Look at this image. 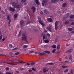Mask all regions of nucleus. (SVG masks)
Returning a JSON list of instances; mask_svg holds the SVG:
<instances>
[{
    "mask_svg": "<svg viewBox=\"0 0 74 74\" xmlns=\"http://www.w3.org/2000/svg\"><path fill=\"white\" fill-rule=\"evenodd\" d=\"M12 5L13 7H14V8H20V6L19 5H18V3L16 2H12Z\"/></svg>",
    "mask_w": 74,
    "mask_h": 74,
    "instance_id": "1",
    "label": "nucleus"
},
{
    "mask_svg": "<svg viewBox=\"0 0 74 74\" xmlns=\"http://www.w3.org/2000/svg\"><path fill=\"white\" fill-rule=\"evenodd\" d=\"M22 36H24V37H23L22 39V40H24L26 42H27V38H26L27 36L24 35V34H23Z\"/></svg>",
    "mask_w": 74,
    "mask_h": 74,
    "instance_id": "2",
    "label": "nucleus"
},
{
    "mask_svg": "<svg viewBox=\"0 0 74 74\" xmlns=\"http://www.w3.org/2000/svg\"><path fill=\"white\" fill-rule=\"evenodd\" d=\"M38 19H39L38 20V22L40 24V25H41L42 26L44 27V24L43 23H42V22L41 21V20L40 18H38Z\"/></svg>",
    "mask_w": 74,
    "mask_h": 74,
    "instance_id": "3",
    "label": "nucleus"
},
{
    "mask_svg": "<svg viewBox=\"0 0 74 74\" xmlns=\"http://www.w3.org/2000/svg\"><path fill=\"white\" fill-rule=\"evenodd\" d=\"M9 11H11L12 12H14L15 11V9H14L11 7H9Z\"/></svg>",
    "mask_w": 74,
    "mask_h": 74,
    "instance_id": "4",
    "label": "nucleus"
},
{
    "mask_svg": "<svg viewBox=\"0 0 74 74\" xmlns=\"http://www.w3.org/2000/svg\"><path fill=\"white\" fill-rule=\"evenodd\" d=\"M58 21H56L55 23V30H57V29H58Z\"/></svg>",
    "mask_w": 74,
    "mask_h": 74,
    "instance_id": "5",
    "label": "nucleus"
},
{
    "mask_svg": "<svg viewBox=\"0 0 74 74\" xmlns=\"http://www.w3.org/2000/svg\"><path fill=\"white\" fill-rule=\"evenodd\" d=\"M43 11L44 13H45V14H49V11L47 10L46 9L44 10Z\"/></svg>",
    "mask_w": 74,
    "mask_h": 74,
    "instance_id": "6",
    "label": "nucleus"
},
{
    "mask_svg": "<svg viewBox=\"0 0 74 74\" xmlns=\"http://www.w3.org/2000/svg\"><path fill=\"white\" fill-rule=\"evenodd\" d=\"M31 9L33 10V13L36 11V9L35 7L34 6H32V7L31 8Z\"/></svg>",
    "mask_w": 74,
    "mask_h": 74,
    "instance_id": "7",
    "label": "nucleus"
},
{
    "mask_svg": "<svg viewBox=\"0 0 74 74\" xmlns=\"http://www.w3.org/2000/svg\"><path fill=\"white\" fill-rule=\"evenodd\" d=\"M73 51V49H71L69 50H67L66 51V53H70Z\"/></svg>",
    "mask_w": 74,
    "mask_h": 74,
    "instance_id": "8",
    "label": "nucleus"
},
{
    "mask_svg": "<svg viewBox=\"0 0 74 74\" xmlns=\"http://www.w3.org/2000/svg\"><path fill=\"white\" fill-rule=\"evenodd\" d=\"M48 70H49V69L47 68H44L43 70V73H45V72H47V71H48Z\"/></svg>",
    "mask_w": 74,
    "mask_h": 74,
    "instance_id": "9",
    "label": "nucleus"
},
{
    "mask_svg": "<svg viewBox=\"0 0 74 74\" xmlns=\"http://www.w3.org/2000/svg\"><path fill=\"white\" fill-rule=\"evenodd\" d=\"M59 0H51V2L52 3H55L56 2L58 1Z\"/></svg>",
    "mask_w": 74,
    "mask_h": 74,
    "instance_id": "10",
    "label": "nucleus"
},
{
    "mask_svg": "<svg viewBox=\"0 0 74 74\" xmlns=\"http://www.w3.org/2000/svg\"><path fill=\"white\" fill-rule=\"evenodd\" d=\"M44 52L45 53H46L47 54H50V53H50V51L48 50L45 51H44Z\"/></svg>",
    "mask_w": 74,
    "mask_h": 74,
    "instance_id": "11",
    "label": "nucleus"
},
{
    "mask_svg": "<svg viewBox=\"0 0 74 74\" xmlns=\"http://www.w3.org/2000/svg\"><path fill=\"white\" fill-rule=\"evenodd\" d=\"M44 42L45 43H48L49 42V40L48 39H45L44 40Z\"/></svg>",
    "mask_w": 74,
    "mask_h": 74,
    "instance_id": "12",
    "label": "nucleus"
},
{
    "mask_svg": "<svg viewBox=\"0 0 74 74\" xmlns=\"http://www.w3.org/2000/svg\"><path fill=\"white\" fill-rule=\"evenodd\" d=\"M47 30H48L49 31V32H51V27H47Z\"/></svg>",
    "mask_w": 74,
    "mask_h": 74,
    "instance_id": "13",
    "label": "nucleus"
},
{
    "mask_svg": "<svg viewBox=\"0 0 74 74\" xmlns=\"http://www.w3.org/2000/svg\"><path fill=\"white\" fill-rule=\"evenodd\" d=\"M38 55L41 56V55H44L45 54V53H44V52L43 51V52L42 53H38Z\"/></svg>",
    "mask_w": 74,
    "mask_h": 74,
    "instance_id": "14",
    "label": "nucleus"
},
{
    "mask_svg": "<svg viewBox=\"0 0 74 74\" xmlns=\"http://www.w3.org/2000/svg\"><path fill=\"white\" fill-rule=\"evenodd\" d=\"M47 21H49V22H53V21H52V20L51 18H49L47 19Z\"/></svg>",
    "mask_w": 74,
    "mask_h": 74,
    "instance_id": "15",
    "label": "nucleus"
},
{
    "mask_svg": "<svg viewBox=\"0 0 74 74\" xmlns=\"http://www.w3.org/2000/svg\"><path fill=\"white\" fill-rule=\"evenodd\" d=\"M67 6V4L66 3H64L62 4V7H66Z\"/></svg>",
    "mask_w": 74,
    "mask_h": 74,
    "instance_id": "16",
    "label": "nucleus"
},
{
    "mask_svg": "<svg viewBox=\"0 0 74 74\" xmlns=\"http://www.w3.org/2000/svg\"><path fill=\"white\" fill-rule=\"evenodd\" d=\"M24 22L23 21H20V24L21 26H22L23 25Z\"/></svg>",
    "mask_w": 74,
    "mask_h": 74,
    "instance_id": "17",
    "label": "nucleus"
},
{
    "mask_svg": "<svg viewBox=\"0 0 74 74\" xmlns=\"http://www.w3.org/2000/svg\"><path fill=\"white\" fill-rule=\"evenodd\" d=\"M7 20H8V21H10V15H7Z\"/></svg>",
    "mask_w": 74,
    "mask_h": 74,
    "instance_id": "18",
    "label": "nucleus"
},
{
    "mask_svg": "<svg viewBox=\"0 0 74 74\" xmlns=\"http://www.w3.org/2000/svg\"><path fill=\"white\" fill-rule=\"evenodd\" d=\"M54 64L52 62H51L49 63H48L46 64V65H53Z\"/></svg>",
    "mask_w": 74,
    "mask_h": 74,
    "instance_id": "19",
    "label": "nucleus"
},
{
    "mask_svg": "<svg viewBox=\"0 0 74 74\" xmlns=\"http://www.w3.org/2000/svg\"><path fill=\"white\" fill-rule=\"evenodd\" d=\"M70 18L71 19H74V15H71L69 16Z\"/></svg>",
    "mask_w": 74,
    "mask_h": 74,
    "instance_id": "20",
    "label": "nucleus"
},
{
    "mask_svg": "<svg viewBox=\"0 0 74 74\" xmlns=\"http://www.w3.org/2000/svg\"><path fill=\"white\" fill-rule=\"evenodd\" d=\"M29 47V46H28V45H24L23 46V48L25 49V48H27V47Z\"/></svg>",
    "mask_w": 74,
    "mask_h": 74,
    "instance_id": "21",
    "label": "nucleus"
},
{
    "mask_svg": "<svg viewBox=\"0 0 74 74\" xmlns=\"http://www.w3.org/2000/svg\"><path fill=\"white\" fill-rule=\"evenodd\" d=\"M35 2L37 5H39V2H38V0H35Z\"/></svg>",
    "mask_w": 74,
    "mask_h": 74,
    "instance_id": "22",
    "label": "nucleus"
},
{
    "mask_svg": "<svg viewBox=\"0 0 74 74\" xmlns=\"http://www.w3.org/2000/svg\"><path fill=\"white\" fill-rule=\"evenodd\" d=\"M68 30L69 31V32H71V31H72V30H73V29L72 28H68Z\"/></svg>",
    "mask_w": 74,
    "mask_h": 74,
    "instance_id": "23",
    "label": "nucleus"
},
{
    "mask_svg": "<svg viewBox=\"0 0 74 74\" xmlns=\"http://www.w3.org/2000/svg\"><path fill=\"white\" fill-rule=\"evenodd\" d=\"M60 48V45H59L57 46V48L58 49H59Z\"/></svg>",
    "mask_w": 74,
    "mask_h": 74,
    "instance_id": "24",
    "label": "nucleus"
},
{
    "mask_svg": "<svg viewBox=\"0 0 74 74\" xmlns=\"http://www.w3.org/2000/svg\"><path fill=\"white\" fill-rule=\"evenodd\" d=\"M26 0H21V3H26Z\"/></svg>",
    "mask_w": 74,
    "mask_h": 74,
    "instance_id": "25",
    "label": "nucleus"
},
{
    "mask_svg": "<svg viewBox=\"0 0 74 74\" xmlns=\"http://www.w3.org/2000/svg\"><path fill=\"white\" fill-rule=\"evenodd\" d=\"M48 1V0H43V2L44 3H46Z\"/></svg>",
    "mask_w": 74,
    "mask_h": 74,
    "instance_id": "26",
    "label": "nucleus"
},
{
    "mask_svg": "<svg viewBox=\"0 0 74 74\" xmlns=\"http://www.w3.org/2000/svg\"><path fill=\"white\" fill-rule=\"evenodd\" d=\"M47 38L45 37V35H44L42 39L43 40H45V39H47Z\"/></svg>",
    "mask_w": 74,
    "mask_h": 74,
    "instance_id": "27",
    "label": "nucleus"
},
{
    "mask_svg": "<svg viewBox=\"0 0 74 74\" xmlns=\"http://www.w3.org/2000/svg\"><path fill=\"white\" fill-rule=\"evenodd\" d=\"M21 33H22V32H21V30H20V32H19L18 35V37H19V36H21Z\"/></svg>",
    "mask_w": 74,
    "mask_h": 74,
    "instance_id": "28",
    "label": "nucleus"
},
{
    "mask_svg": "<svg viewBox=\"0 0 74 74\" xmlns=\"http://www.w3.org/2000/svg\"><path fill=\"white\" fill-rule=\"evenodd\" d=\"M61 67L62 68H66V67H67V66L63 65L61 66Z\"/></svg>",
    "mask_w": 74,
    "mask_h": 74,
    "instance_id": "29",
    "label": "nucleus"
},
{
    "mask_svg": "<svg viewBox=\"0 0 74 74\" xmlns=\"http://www.w3.org/2000/svg\"><path fill=\"white\" fill-rule=\"evenodd\" d=\"M29 53L30 54V53H34V51L32 50L30 51L29 52Z\"/></svg>",
    "mask_w": 74,
    "mask_h": 74,
    "instance_id": "30",
    "label": "nucleus"
},
{
    "mask_svg": "<svg viewBox=\"0 0 74 74\" xmlns=\"http://www.w3.org/2000/svg\"><path fill=\"white\" fill-rule=\"evenodd\" d=\"M69 62L68 61L66 60L65 61H64L63 62H62V63H69Z\"/></svg>",
    "mask_w": 74,
    "mask_h": 74,
    "instance_id": "31",
    "label": "nucleus"
},
{
    "mask_svg": "<svg viewBox=\"0 0 74 74\" xmlns=\"http://www.w3.org/2000/svg\"><path fill=\"white\" fill-rule=\"evenodd\" d=\"M18 16V14H16L14 15V18H17V16Z\"/></svg>",
    "mask_w": 74,
    "mask_h": 74,
    "instance_id": "32",
    "label": "nucleus"
},
{
    "mask_svg": "<svg viewBox=\"0 0 74 74\" xmlns=\"http://www.w3.org/2000/svg\"><path fill=\"white\" fill-rule=\"evenodd\" d=\"M65 24H68V23H69V21L68 20L66 21H65Z\"/></svg>",
    "mask_w": 74,
    "mask_h": 74,
    "instance_id": "33",
    "label": "nucleus"
},
{
    "mask_svg": "<svg viewBox=\"0 0 74 74\" xmlns=\"http://www.w3.org/2000/svg\"><path fill=\"white\" fill-rule=\"evenodd\" d=\"M18 62L19 63H21V64H22V63H24L23 62V61H19Z\"/></svg>",
    "mask_w": 74,
    "mask_h": 74,
    "instance_id": "34",
    "label": "nucleus"
},
{
    "mask_svg": "<svg viewBox=\"0 0 74 74\" xmlns=\"http://www.w3.org/2000/svg\"><path fill=\"white\" fill-rule=\"evenodd\" d=\"M36 64V63L35 62H32L30 64V65L32 66L33 65H34V64Z\"/></svg>",
    "mask_w": 74,
    "mask_h": 74,
    "instance_id": "35",
    "label": "nucleus"
},
{
    "mask_svg": "<svg viewBox=\"0 0 74 74\" xmlns=\"http://www.w3.org/2000/svg\"><path fill=\"white\" fill-rule=\"evenodd\" d=\"M52 47L53 48H56V46L55 45H53Z\"/></svg>",
    "mask_w": 74,
    "mask_h": 74,
    "instance_id": "36",
    "label": "nucleus"
},
{
    "mask_svg": "<svg viewBox=\"0 0 74 74\" xmlns=\"http://www.w3.org/2000/svg\"><path fill=\"white\" fill-rule=\"evenodd\" d=\"M20 53H19V52H17V53H15L14 55H19V54Z\"/></svg>",
    "mask_w": 74,
    "mask_h": 74,
    "instance_id": "37",
    "label": "nucleus"
},
{
    "mask_svg": "<svg viewBox=\"0 0 74 74\" xmlns=\"http://www.w3.org/2000/svg\"><path fill=\"white\" fill-rule=\"evenodd\" d=\"M0 74H12L11 73H10V72H6V73L3 74V73H0Z\"/></svg>",
    "mask_w": 74,
    "mask_h": 74,
    "instance_id": "38",
    "label": "nucleus"
},
{
    "mask_svg": "<svg viewBox=\"0 0 74 74\" xmlns=\"http://www.w3.org/2000/svg\"><path fill=\"white\" fill-rule=\"evenodd\" d=\"M69 59H70V60H71V59H72V55H70V57H69Z\"/></svg>",
    "mask_w": 74,
    "mask_h": 74,
    "instance_id": "39",
    "label": "nucleus"
},
{
    "mask_svg": "<svg viewBox=\"0 0 74 74\" xmlns=\"http://www.w3.org/2000/svg\"><path fill=\"white\" fill-rule=\"evenodd\" d=\"M9 69H10V68L8 67H7L5 68V70L7 71H8V70H9Z\"/></svg>",
    "mask_w": 74,
    "mask_h": 74,
    "instance_id": "40",
    "label": "nucleus"
},
{
    "mask_svg": "<svg viewBox=\"0 0 74 74\" xmlns=\"http://www.w3.org/2000/svg\"><path fill=\"white\" fill-rule=\"evenodd\" d=\"M2 37H3V35H1L0 36V40H1V39H2Z\"/></svg>",
    "mask_w": 74,
    "mask_h": 74,
    "instance_id": "41",
    "label": "nucleus"
},
{
    "mask_svg": "<svg viewBox=\"0 0 74 74\" xmlns=\"http://www.w3.org/2000/svg\"><path fill=\"white\" fill-rule=\"evenodd\" d=\"M68 69H66L64 71V73H66V72H68Z\"/></svg>",
    "mask_w": 74,
    "mask_h": 74,
    "instance_id": "42",
    "label": "nucleus"
},
{
    "mask_svg": "<svg viewBox=\"0 0 74 74\" xmlns=\"http://www.w3.org/2000/svg\"><path fill=\"white\" fill-rule=\"evenodd\" d=\"M55 51H56V49H54L52 51V52L53 53H54Z\"/></svg>",
    "mask_w": 74,
    "mask_h": 74,
    "instance_id": "43",
    "label": "nucleus"
},
{
    "mask_svg": "<svg viewBox=\"0 0 74 74\" xmlns=\"http://www.w3.org/2000/svg\"><path fill=\"white\" fill-rule=\"evenodd\" d=\"M32 70H33V71H36V70L34 69V68H32Z\"/></svg>",
    "mask_w": 74,
    "mask_h": 74,
    "instance_id": "44",
    "label": "nucleus"
},
{
    "mask_svg": "<svg viewBox=\"0 0 74 74\" xmlns=\"http://www.w3.org/2000/svg\"><path fill=\"white\" fill-rule=\"evenodd\" d=\"M16 49H18V48L16 47L13 49V50L14 51V50H16Z\"/></svg>",
    "mask_w": 74,
    "mask_h": 74,
    "instance_id": "45",
    "label": "nucleus"
},
{
    "mask_svg": "<svg viewBox=\"0 0 74 74\" xmlns=\"http://www.w3.org/2000/svg\"><path fill=\"white\" fill-rule=\"evenodd\" d=\"M9 64H10V65H15V64H14L12 63H9Z\"/></svg>",
    "mask_w": 74,
    "mask_h": 74,
    "instance_id": "46",
    "label": "nucleus"
},
{
    "mask_svg": "<svg viewBox=\"0 0 74 74\" xmlns=\"http://www.w3.org/2000/svg\"><path fill=\"white\" fill-rule=\"evenodd\" d=\"M47 36H49V37H50V36H51V35H50V34L48 33L47 34Z\"/></svg>",
    "mask_w": 74,
    "mask_h": 74,
    "instance_id": "47",
    "label": "nucleus"
},
{
    "mask_svg": "<svg viewBox=\"0 0 74 74\" xmlns=\"http://www.w3.org/2000/svg\"><path fill=\"white\" fill-rule=\"evenodd\" d=\"M71 25H74V22H72L71 23Z\"/></svg>",
    "mask_w": 74,
    "mask_h": 74,
    "instance_id": "48",
    "label": "nucleus"
},
{
    "mask_svg": "<svg viewBox=\"0 0 74 74\" xmlns=\"http://www.w3.org/2000/svg\"><path fill=\"white\" fill-rule=\"evenodd\" d=\"M26 65H27V66H30V64L29 63H27L26 64Z\"/></svg>",
    "mask_w": 74,
    "mask_h": 74,
    "instance_id": "49",
    "label": "nucleus"
},
{
    "mask_svg": "<svg viewBox=\"0 0 74 74\" xmlns=\"http://www.w3.org/2000/svg\"><path fill=\"white\" fill-rule=\"evenodd\" d=\"M28 71L29 72H32V70L31 69H29L28 70Z\"/></svg>",
    "mask_w": 74,
    "mask_h": 74,
    "instance_id": "50",
    "label": "nucleus"
},
{
    "mask_svg": "<svg viewBox=\"0 0 74 74\" xmlns=\"http://www.w3.org/2000/svg\"><path fill=\"white\" fill-rule=\"evenodd\" d=\"M9 47H12V44H9Z\"/></svg>",
    "mask_w": 74,
    "mask_h": 74,
    "instance_id": "51",
    "label": "nucleus"
},
{
    "mask_svg": "<svg viewBox=\"0 0 74 74\" xmlns=\"http://www.w3.org/2000/svg\"><path fill=\"white\" fill-rule=\"evenodd\" d=\"M71 1L72 3H73L74 2V0H71Z\"/></svg>",
    "mask_w": 74,
    "mask_h": 74,
    "instance_id": "52",
    "label": "nucleus"
},
{
    "mask_svg": "<svg viewBox=\"0 0 74 74\" xmlns=\"http://www.w3.org/2000/svg\"><path fill=\"white\" fill-rule=\"evenodd\" d=\"M20 70H24V68H21L20 69Z\"/></svg>",
    "mask_w": 74,
    "mask_h": 74,
    "instance_id": "53",
    "label": "nucleus"
},
{
    "mask_svg": "<svg viewBox=\"0 0 74 74\" xmlns=\"http://www.w3.org/2000/svg\"><path fill=\"white\" fill-rule=\"evenodd\" d=\"M29 23H30V22L29 21H28L27 22L26 25H27L28 24H29Z\"/></svg>",
    "mask_w": 74,
    "mask_h": 74,
    "instance_id": "54",
    "label": "nucleus"
},
{
    "mask_svg": "<svg viewBox=\"0 0 74 74\" xmlns=\"http://www.w3.org/2000/svg\"><path fill=\"white\" fill-rule=\"evenodd\" d=\"M11 22V20H9V21L8 22V23L9 24H10V22Z\"/></svg>",
    "mask_w": 74,
    "mask_h": 74,
    "instance_id": "55",
    "label": "nucleus"
},
{
    "mask_svg": "<svg viewBox=\"0 0 74 74\" xmlns=\"http://www.w3.org/2000/svg\"><path fill=\"white\" fill-rule=\"evenodd\" d=\"M42 5H43V6H44V5H45V4H44V3H42Z\"/></svg>",
    "mask_w": 74,
    "mask_h": 74,
    "instance_id": "56",
    "label": "nucleus"
},
{
    "mask_svg": "<svg viewBox=\"0 0 74 74\" xmlns=\"http://www.w3.org/2000/svg\"><path fill=\"white\" fill-rule=\"evenodd\" d=\"M69 13H67L66 14V16H67V17L69 16Z\"/></svg>",
    "mask_w": 74,
    "mask_h": 74,
    "instance_id": "57",
    "label": "nucleus"
},
{
    "mask_svg": "<svg viewBox=\"0 0 74 74\" xmlns=\"http://www.w3.org/2000/svg\"><path fill=\"white\" fill-rule=\"evenodd\" d=\"M40 14H43V12H40Z\"/></svg>",
    "mask_w": 74,
    "mask_h": 74,
    "instance_id": "58",
    "label": "nucleus"
},
{
    "mask_svg": "<svg viewBox=\"0 0 74 74\" xmlns=\"http://www.w3.org/2000/svg\"><path fill=\"white\" fill-rule=\"evenodd\" d=\"M44 48H47V46L46 45H45L44 46Z\"/></svg>",
    "mask_w": 74,
    "mask_h": 74,
    "instance_id": "59",
    "label": "nucleus"
},
{
    "mask_svg": "<svg viewBox=\"0 0 74 74\" xmlns=\"http://www.w3.org/2000/svg\"><path fill=\"white\" fill-rule=\"evenodd\" d=\"M13 53L12 52H10V55H13Z\"/></svg>",
    "mask_w": 74,
    "mask_h": 74,
    "instance_id": "60",
    "label": "nucleus"
},
{
    "mask_svg": "<svg viewBox=\"0 0 74 74\" xmlns=\"http://www.w3.org/2000/svg\"><path fill=\"white\" fill-rule=\"evenodd\" d=\"M5 40V38H3L2 39V41H4Z\"/></svg>",
    "mask_w": 74,
    "mask_h": 74,
    "instance_id": "61",
    "label": "nucleus"
},
{
    "mask_svg": "<svg viewBox=\"0 0 74 74\" xmlns=\"http://www.w3.org/2000/svg\"><path fill=\"white\" fill-rule=\"evenodd\" d=\"M4 56L3 54H0V56Z\"/></svg>",
    "mask_w": 74,
    "mask_h": 74,
    "instance_id": "62",
    "label": "nucleus"
},
{
    "mask_svg": "<svg viewBox=\"0 0 74 74\" xmlns=\"http://www.w3.org/2000/svg\"><path fill=\"white\" fill-rule=\"evenodd\" d=\"M69 46V44H67L66 45V47H68V46Z\"/></svg>",
    "mask_w": 74,
    "mask_h": 74,
    "instance_id": "63",
    "label": "nucleus"
},
{
    "mask_svg": "<svg viewBox=\"0 0 74 74\" xmlns=\"http://www.w3.org/2000/svg\"><path fill=\"white\" fill-rule=\"evenodd\" d=\"M44 32H45V33H47V31L46 30H45V31H44Z\"/></svg>",
    "mask_w": 74,
    "mask_h": 74,
    "instance_id": "64",
    "label": "nucleus"
}]
</instances>
